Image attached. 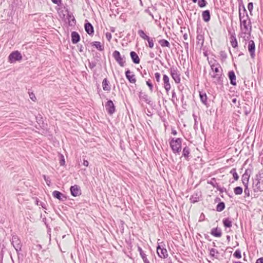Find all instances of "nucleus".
Segmentation results:
<instances>
[{"instance_id": "7c9ffc66", "label": "nucleus", "mask_w": 263, "mask_h": 263, "mask_svg": "<svg viewBox=\"0 0 263 263\" xmlns=\"http://www.w3.org/2000/svg\"><path fill=\"white\" fill-rule=\"evenodd\" d=\"M200 195L198 193H194L190 197V201L191 203H195L199 200Z\"/></svg>"}, {"instance_id": "f8f14e48", "label": "nucleus", "mask_w": 263, "mask_h": 263, "mask_svg": "<svg viewBox=\"0 0 263 263\" xmlns=\"http://www.w3.org/2000/svg\"><path fill=\"white\" fill-rule=\"evenodd\" d=\"M204 32L201 29H199L198 27L197 28V44H200V48L203 46L204 37Z\"/></svg>"}, {"instance_id": "a19ab883", "label": "nucleus", "mask_w": 263, "mask_h": 263, "mask_svg": "<svg viewBox=\"0 0 263 263\" xmlns=\"http://www.w3.org/2000/svg\"><path fill=\"white\" fill-rule=\"evenodd\" d=\"M230 173L233 175L234 180L237 181L239 179V176L236 172V169L235 168H232Z\"/></svg>"}, {"instance_id": "4d7b16f0", "label": "nucleus", "mask_w": 263, "mask_h": 263, "mask_svg": "<svg viewBox=\"0 0 263 263\" xmlns=\"http://www.w3.org/2000/svg\"><path fill=\"white\" fill-rule=\"evenodd\" d=\"M44 178L48 185H50V180L49 179V177H47L45 175H44Z\"/></svg>"}, {"instance_id": "8fccbe9b", "label": "nucleus", "mask_w": 263, "mask_h": 263, "mask_svg": "<svg viewBox=\"0 0 263 263\" xmlns=\"http://www.w3.org/2000/svg\"><path fill=\"white\" fill-rule=\"evenodd\" d=\"M248 9L249 12H250V13H251V12L253 10V3H252V2L249 3V4H248Z\"/></svg>"}, {"instance_id": "ea45409f", "label": "nucleus", "mask_w": 263, "mask_h": 263, "mask_svg": "<svg viewBox=\"0 0 263 263\" xmlns=\"http://www.w3.org/2000/svg\"><path fill=\"white\" fill-rule=\"evenodd\" d=\"M219 254L218 251L214 248H212L210 250V255L211 257L217 258Z\"/></svg>"}, {"instance_id": "49530a36", "label": "nucleus", "mask_w": 263, "mask_h": 263, "mask_svg": "<svg viewBox=\"0 0 263 263\" xmlns=\"http://www.w3.org/2000/svg\"><path fill=\"white\" fill-rule=\"evenodd\" d=\"M234 257L236 258H241V251L239 249L236 250L233 254Z\"/></svg>"}, {"instance_id": "e2e57ef3", "label": "nucleus", "mask_w": 263, "mask_h": 263, "mask_svg": "<svg viewBox=\"0 0 263 263\" xmlns=\"http://www.w3.org/2000/svg\"><path fill=\"white\" fill-rule=\"evenodd\" d=\"M251 112V109L249 108V109H247L246 107H245V114L246 115H248V114H249Z\"/></svg>"}, {"instance_id": "cd10ccee", "label": "nucleus", "mask_w": 263, "mask_h": 263, "mask_svg": "<svg viewBox=\"0 0 263 263\" xmlns=\"http://www.w3.org/2000/svg\"><path fill=\"white\" fill-rule=\"evenodd\" d=\"M190 154V148L187 146H185L183 148L182 151V157H184L186 160H189V156Z\"/></svg>"}, {"instance_id": "1a4fd4ad", "label": "nucleus", "mask_w": 263, "mask_h": 263, "mask_svg": "<svg viewBox=\"0 0 263 263\" xmlns=\"http://www.w3.org/2000/svg\"><path fill=\"white\" fill-rule=\"evenodd\" d=\"M22 59L21 53L17 50L12 51L8 57V61L10 63H13L16 61H20Z\"/></svg>"}, {"instance_id": "bb28decb", "label": "nucleus", "mask_w": 263, "mask_h": 263, "mask_svg": "<svg viewBox=\"0 0 263 263\" xmlns=\"http://www.w3.org/2000/svg\"><path fill=\"white\" fill-rule=\"evenodd\" d=\"M239 20H241L242 18L249 19V16L245 6H243L242 11H239Z\"/></svg>"}, {"instance_id": "c9c22d12", "label": "nucleus", "mask_w": 263, "mask_h": 263, "mask_svg": "<svg viewBox=\"0 0 263 263\" xmlns=\"http://www.w3.org/2000/svg\"><path fill=\"white\" fill-rule=\"evenodd\" d=\"M225 203L223 201L219 202L216 207L217 212H221L225 209Z\"/></svg>"}, {"instance_id": "0e129e2a", "label": "nucleus", "mask_w": 263, "mask_h": 263, "mask_svg": "<svg viewBox=\"0 0 263 263\" xmlns=\"http://www.w3.org/2000/svg\"><path fill=\"white\" fill-rule=\"evenodd\" d=\"M83 164L85 166H88V164H89V162L87 160H83Z\"/></svg>"}, {"instance_id": "aec40b11", "label": "nucleus", "mask_w": 263, "mask_h": 263, "mask_svg": "<svg viewBox=\"0 0 263 263\" xmlns=\"http://www.w3.org/2000/svg\"><path fill=\"white\" fill-rule=\"evenodd\" d=\"M132 73L129 69H127L125 72L126 78L130 83H135L136 82L135 76L134 74H132Z\"/></svg>"}, {"instance_id": "79ce46f5", "label": "nucleus", "mask_w": 263, "mask_h": 263, "mask_svg": "<svg viewBox=\"0 0 263 263\" xmlns=\"http://www.w3.org/2000/svg\"><path fill=\"white\" fill-rule=\"evenodd\" d=\"M243 192L242 187L241 186H237L234 189V193L236 195H240Z\"/></svg>"}, {"instance_id": "5fc2aeb1", "label": "nucleus", "mask_w": 263, "mask_h": 263, "mask_svg": "<svg viewBox=\"0 0 263 263\" xmlns=\"http://www.w3.org/2000/svg\"><path fill=\"white\" fill-rule=\"evenodd\" d=\"M105 36H106L107 40L108 41H110L112 37L111 34L110 32H107L106 33Z\"/></svg>"}, {"instance_id": "69168bd1", "label": "nucleus", "mask_w": 263, "mask_h": 263, "mask_svg": "<svg viewBox=\"0 0 263 263\" xmlns=\"http://www.w3.org/2000/svg\"><path fill=\"white\" fill-rule=\"evenodd\" d=\"M183 39L184 40H187L188 39V35H187V34L186 33H185L183 35Z\"/></svg>"}, {"instance_id": "7ed1b4c3", "label": "nucleus", "mask_w": 263, "mask_h": 263, "mask_svg": "<svg viewBox=\"0 0 263 263\" xmlns=\"http://www.w3.org/2000/svg\"><path fill=\"white\" fill-rule=\"evenodd\" d=\"M241 30L245 34L251 33L252 31V26L250 18L249 19L242 18L240 20Z\"/></svg>"}, {"instance_id": "052dcab7", "label": "nucleus", "mask_w": 263, "mask_h": 263, "mask_svg": "<svg viewBox=\"0 0 263 263\" xmlns=\"http://www.w3.org/2000/svg\"><path fill=\"white\" fill-rule=\"evenodd\" d=\"M52 2L55 4L59 5L61 4V0H51Z\"/></svg>"}, {"instance_id": "2eb2a0df", "label": "nucleus", "mask_w": 263, "mask_h": 263, "mask_svg": "<svg viewBox=\"0 0 263 263\" xmlns=\"http://www.w3.org/2000/svg\"><path fill=\"white\" fill-rule=\"evenodd\" d=\"M139 97L140 100L145 102L147 104H148L150 106L153 105V102L151 100V98L148 97V96L146 94L145 92H140L139 94Z\"/></svg>"}, {"instance_id": "423d86ee", "label": "nucleus", "mask_w": 263, "mask_h": 263, "mask_svg": "<svg viewBox=\"0 0 263 263\" xmlns=\"http://www.w3.org/2000/svg\"><path fill=\"white\" fill-rule=\"evenodd\" d=\"M112 57L120 66H124L125 63V57L124 55L121 56L119 51L115 50L112 53Z\"/></svg>"}, {"instance_id": "412c9836", "label": "nucleus", "mask_w": 263, "mask_h": 263, "mask_svg": "<svg viewBox=\"0 0 263 263\" xmlns=\"http://www.w3.org/2000/svg\"><path fill=\"white\" fill-rule=\"evenodd\" d=\"M228 77L230 81V84L233 86L236 85V76L233 70H231L228 72Z\"/></svg>"}, {"instance_id": "13d9d810", "label": "nucleus", "mask_w": 263, "mask_h": 263, "mask_svg": "<svg viewBox=\"0 0 263 263\" xmlns=\"http://www.w3.org/2000/svg\"><path fill=\"white\" fill-rule=\"evenodd\" d=\"M238 4H239V11L241 10V7L243 8V6H244L243 4L242 0V1H238Z\"/></svg>"}, {"instance_id": "f03ea898", "label": "nucleus", "mask_w": 263, "mask_h": 263, "mask_svg": "<svg viewBox=\"0 0 263 263\" xmlns=\"http://www.w3.org/2000/svg\"><path fill=\"white\" fill-rule=\"evenodd\" d=\"M10 241L11 243L15 249L18 257H19L20 255L21 254L20 252L22 251V248L23 246V244L20 238L17 235L13 234L11 235Z\"/></svg>"}, {"instance_id": "f704fd0d", "label": "nucleus", "mask_w": 263, "mask_h": 263, "mask_svg": "<svg viewBox=\"0 0 263 263\" xmlns=\"http://www.w3.org/2000/svg\"><path fill=\"white\" fill-rule=\"evenodd\" d=\"M91 45L95 46L99 51H103L104 50V47L101 45L100 42H93L91 43Z\"/></svg>"}, {"instance_id": "774afa93", "label": "nucleus", "mask_w": 263, "mask_h": 263, "mask_svg": "<svg viewBox=\"0 0 263 263\" xmlns=\"http://www.w3.org/2000/svg\"><path fill=\"white\" fill-rule=\"evenodd\" d=\"M172 134L174 135H176L177 134V132L175 129H172Z\"/></svg>"}, {"instance_id": "9d476101", "label": "nucleus", "mask_w": 263, "mask_h": 263, "mask_svg": "<svg viewBox=\"0 0 263 263\" xmlns=\"http://www.w3.org/2000/svg\"><path fill=\"white\" fill-rule=\"evenodd\" d=\"M170 71L171 76L175 82L176 84L180 83L181 81L180 74L177 68L174 67H171Z\"/></svg>"}, {"instance_id": "e433bc0d", "label": "nucleus", "mask_w": 263, "mask_h": 263, "mask_svg": "<svg viewBox=\"0 0 263 263\" xmlns=\"http://www.w3.org/2000/svg\"><path fill=\"white\" fill-rule=\"evenodd\" d=\"M159 44L162 47H168L170 48V44L168 41L165 39H162L159 41Z\"/></svg>"}, {"instance_id": "de8ad7c7", "label": "nucleus", "mask_w": 263, "mask_h": 263, "mask_svg": "<svg viewBox=\"0 0 263 263\" xmlns=\"http://www.w3.org/2000/svg\"><path fill=\"white\" fill-rule=\"evenodd\" d=\"M146 84L149 87L150 91L152 92L154 89V86L151 82V80L150 79H148L147 81H146Z\"/></svg>"}, {"instance_id": "4c0bfd02", "label": "nucleus", "mask_w": 263, "mask_h": 263, "mask_svg": "<svg viewBox=\"0 0 263 263\" xmlns=\"http://www.w3.org/2000/svg\"><path fill=\"white\" fill-rule=\"evenodd\" d=\"M200 99L201 101L205 105L207 106V96L205 93L200 92Z\"/></svg>"}, {"instance_id": "c756f323", "label": "nucleus", "mask_w": 263, "mask_h": 263, "mask_svg": "<svg viewBox=\"0 0 263 263\" xmlns=\"http://www.w3.org/2000/svg\"><path fill=\"white\" fill-rule=\"evenodd\" d=\"M102 87L103 89L105 91H109L111 89L110 86L109 85V82L108 81L107 78H105L102 82Z\"/></svg>"}, {"instance_id": "f257e3e1", "label": "nucleus", "mask_w": 263, "mask_h": 263, "mask_svg": "<svg viewBox=\"0 0 263 263\" xmlns=\"http://www.w3.org/2000/svg\"><path fill=\"white\" fill-rule=\"evenodd\" d=\"M182 141V139L181 138L170 139L169 142L170 147L174 154H179L181 152Z\"/></svg>"}, {"instance_id": "a878e982", "label": "nucleus", "mask_w": 263, "mask_h": 263, "mask_svg": "<svg viewBox=\"0 0 263 263\" xmlns=\"http://www.w3.org/2000/svg\"><path fill=\"white\" fill-rule=\"evenodd\" d=\"M202 17L205 22H208L211 19V14L209 10H206L202 12Z\"/></svg>"}, {"instance_id": "393cba45", "label": "nucleus", "mask_w": 263, "mask_h": 263, "mask_svg": "<svg viewBox=\"0 0 263 263\" xmlns=\"http://www.w3.org/2000/svg\"><path fill=\"white\" fill-rule=\"evenodd\" d=\"M211 234L216 237H220L222 235L221 230L218 227L213 228L211 231Z\"/></svg>"}, {"instance_id": "603ef678", "label": "nucleus", "mask_w": 263, "mask_h": 263, "mask_svg": "<svg viewBox=\"0 0 263 263\" xmlns=\"http://www.w3.org/2000/svg\"><path fill=\"white\" fill-rule=\"evenodd\" d=\"M155 78L156 79V81L158 83H159L160 81V74L159 72H156L155 73Z\"/></svg>"}, {"instance_id": "72a5a7b5", "label": "nucleus", "mask_w": 263, "mask_h": 263, "mask_svg": "<svg viewBox=\"0 0 263 263\" xmlns=\"http://www.w3.org/2000/svg\"><path fill=\"white\" fill-rule=\"evenodd\" d=\"M263 170H260L255 176V181H263Z\"/></svg>"}, {"instance_id": "338daca9", "label": "nucleus", "mask_w": 263, "mask_h": 263, "mask_svg": "<svg viewBox=\"0 0 263 263\" xmlns=\"http://www.w3.org/2000/svg\"><path fill=\"white\" fill-rule=\"evenodd\" d=\"M39 205H41L43 208L46 209V204L42 202H40Z\"/></svg>"}, {"instance_id": "5701e85b", "label": "nucleus", "mask_w": 263, "mask_h": 263, "mask_svg": "<svg viewBox=\"0 0 263 263\" xmlns=\"http://www.w3.org/2000/svg\"><path fill=\"white\" fill-rule=\"evenodd\" d=\"M71 42L73 44H77L80 41V36L76 31H72L71 33Z\"/></svg>"}, {"instance_id": "4468645a", "label": "nucleus", "mask_w": 263, "mask_h": 263, "mask_svg": "<svg viewBox=\"0 0 263 263\" xmlns=\"http://www.w3.org/2000/svg\"><path fill=\"white\" fill-rule=\"evenodd\" d=\"M252 188L254 192L257 193L262 192L263 191V181H254L252 184Z\"/></svg>"}, {"instance_id": "6ab92c4d", "label": "nucleus", "mask_w": 263, "mask_h": 263, "mask_svg": "<svg viewBox=\"0 0 263 263\" xmlns=\"http://www.w3.org/2000/svg\"><path fill=\"white\" fill-rule=\"evenodd\" d=\"M163 81L164 83V87L167 92L171 89V86L170 83L169 77L166 74L163 75Z\"/></svg>"}, {"instance_id": "20e7f679", "label": "nucleus", "mask_w": 263, "mask_h": 263, "mask_svg": "<svg viewBox=\"0 0 263 263\" xmlns=\"http://www.w3.org/2000/svg\"><path fill=\"white\" fill-rule=\"evenodd\" d=\"M165 246V244L163 242L160 243L158 242L157 253L158 256L161 258H166L168 256L167 251Z\"/></svg>"}, {"instance_id": "6e6552de", "label": "nucleus", "mask_w": 263, "mask_h": 263, "mask_svg": "<svg viewBox=\"0 0 263 263\" xmlns=\"http://www.w3.org/2000/svg\"><path fill=\"white\" fill-rule=\"evenodd\" d=\"M210 75L211 76V78L213 79V82L216 84L220 86L223 85V81L224 76L223 73H210Z\"/></svg>"}, {"instance_id": "dca6fc26", "label": "nucleus", "mask_w": 263, "mask_h": 263, "mask_svg": "<svg viewBox=\"0 0 263 263\" xmlns=\"http://www.w3.org/2000/svg\"><path fill=\"white\" fill-rule=\"evenodd\" d=\"M248 50L250 52L252 59H254L255 56V44L253 40H250L248 44Z\"/></svg>"}, {"instance_id": "c03bdc74", "label": "nucleus", "mask_w": 263, "mask_h": 263, "mask_svg": "<svg viewBox=\"0 0 263 263\" xmlns=\"http://www.w3.org/2000/svg\"><path fill=\"white\" fill-rule=\"evenodd\" d=\"M248 185H249V184L244 185L245 186L244 193L245 195V197H249L251 196L250 191L249 189Z\"/></svg>"}, {"instance_id": "0eeeda50", "label": "nucleus", "mask_w": 263, "mask_h": 263, "mask_svg": "<svg viewBox=\"0 0 263 263\" xmlns=\"http://www.w3.org/2000/svg\"><path fill=\"white\" fill-rule=\"evenodd\" d=\"M138 34L142 39L147 41L148 43V47L150 48H153L154 47L155 38H152L147 35L144 31L141 29L138 30Z\"/></svg>"}, {"instance_id": "09e8293b", "label": "nucleus", "mask_w": 263, "mask_h": 263, "mask_svg": "<svg viewBox=\"0 0 263 263\" xmlns=\"http://www.w3.org/2000/svg\"><path fill=\"white\" fill-rule=\"evenodd\" d=\"M96 66V62H90L89 61V63H88V66L89 67L92 69H93V68H95Z\"/></svg>"}, {"instance_id": "58836bf2", "label": "nucleus", "mask_w": 263, "mask_h": 263, "mask_svg": "<svg viewBox=\"0 0 263 263\" xmlns=\"http://www.w3.org/2000/svg\"><path fill=\"white\" fill-rule=\"evenodd\" d=\"M208 183L212 185L214 187L217 189L220 186L219 184L216 182V179L215 178H213L211 180L208 181Z\"/></svg>"}, {"instance_id": "864d4df0", "label": "nucleus", "mask_w": 263, "mask_h": 263, "mask_svg": "<svg viewBox=\"0 0 263 263\" xmlns=\"http://www.w3.org/2000/svg\"><path fill=\"white\" fill-rule=\"evenodd\" d=\"M29 95L30 99L32 100L33 101H35L36 100L35 95L33 92H29Z\"/></svg>"}, {"instance_id": "b1692460", "label": "nucleus", "mask_w": 263, "mask_h": 263, "mask_svg": "<svg viewBox=\"0 0 263 263\" xmlns=\"http://www.w3.org/2000/svg\"><path fill=\"white\" fill-rule=\"evenodd\" d=\"M130 56L134 63L136 64H138L140 63V58L136 52L134 51H131L130 52Z\"/></svg>"}, {"instance_id": "39448f33", "label": "nucleus", "mask_w": 263, "mask_h": 263, "mask_svg": "<svg viewBox=\"0 0 263 263\" xmlns=\"http://www.w3.org/2000/svg\"><path fill=\"white\" fill-rule=\"evenodd\" d=\"M209 63L212 70V72H210V73H214L215 74L223 73V70L221 66L216 61L214 60L213 62L211 61L209 62Z\"/></svg>"}, {"instance_id": "ddd939ff", "label": "nucleus", "mask_w": 263, "mask_h": 263, "mask_svg": "<svg viewBox=\"0 0 263 263\" xmlns=\"http://www.w3.org/2000/svg\"><path fill=\"white\" fill-rule=\"evenodd\" d=\"M71 195L73 197H77L81 195V190L80 187L77 184L72 185L70 187Z\"/></svg>"}, {"instance_id": "3c124183", "label": "nucleus", "mask_w": 263, "mask_h": 263, "mask_svg": "<svg viewBox=\"0 0 263 263\" xmlns=\"http://www.w3.org/2000/svg\"><path fill=\"white\" fill-rule=\"evenodd\" d=\"M65 161L64 156L61 155L60 156V165L63 166L65 164Z\"/></svg>"}, {"instance_id": "bf43d9fd", "label": "nucleus", "mask_w": 263, "mask_h": 263, "mask_svg": "<svg viewBox=\"0 0 263 263\" xmlns=\"http://www.w3.org/2000/svg\"><path fill=\"white\" fill-rule=\"evenodd\" d=\"M184 48L186 51V52L188 53L189 51V43L187 42H183Z\"/></svg>"}, {"instance_id": "4be33fe9", "label": "nucleus", "mask_w": 263, "mask_h": 263, "mask_svg": "<svg viewBox=\"0 0 263 263\" xmlns=\"http://www.w3.org/2000/svg\"><path fill=\"white\" fill-rule=\"evenodd\" d=\"M85 30L86 32L90 35L93 34L94 33V29L91 23L87 22L85 24Z\"/></svg>"}, {"instance_id": "f3484780", "label": "nucleus", "mask_w": 263, "mask_h": 263, "mask_svg": "<svg viewBox=\"0 0 263 263\" xmlns=\"http://www.w3.org/2000/svg\"><path fill=\"white\" fill-rule=\"evenodd\" d=\"M250 170L247 169L245 171V173L242 175L241 177V181L243 185H248L249 184V178L250 177Z\"/></svg>"}, {"instance_id": "a211bd4d", "label": "nucleus", "mask_w": 263, "mask_h": 263, "mask_svg": "<svg viewBox=\"0 0 263 263\" xmlns=\"http://www.w3.org/2000/svg\"><path fill=\"white\" fill-rule=\"evenodd\" d=\"M52 196L54 198H57L62 201H64L67 199L65 195L58 191H54L52 192Z\"/></svg>"}, {"instance_id": "473e14b6", "label": "nucleus", "mask_w": 263, "mask_h": 263, "mask_svg": "<svg viewBox=\"0 0 263 263\" xmlns=\"http://www.w3.org/2000/svg\"><path fill=\"white\" fill-rule=\"evenodd\" d=\"M138 251L140 253V255L143 260L144 263H149V260L146 257V255L144 253L142 248L140 247H138Z\"/></svg>"}, {"instance_id": "37998d69", "label": "nucleus", "mask_w": 263, "mask_h": 263, "mask_svg": "<svg viewBox=\"0 0 263 263\" xmlns=\"http://www.w3.org/2000/svg\"><path fill=\"white\" fill-rule=\"evenodd\" d=\"M68 19L69 21V24L70 25L72 26L73 24H76V21L74 17V16L70 14H68Z\"/></svg>"}, {"instance_id": "2f4dec72", "label": "nucleus", "mask_w": 263, "mask_h": 263, "mask_svg": "<svg viewBox=\"0 0 263 263\" xmlns=\"http://www.w3.org/2000/svg\"><path fill=\"white\" fill-rule=\"evenodd\" d=\"M230 39L231 46L234 48L237 47L238 43L237 39L235 37V34L231 35Z\"/></svg>"}, {"instance_id": "a18cd8bd", "label": "nucleus", "mask_w": 263, "mask_h": 263, "mask_svg": "<svg viewBox=\"0 0 263 263\" xmlns=\"http://www.w3.org/2000/svg\"><path fill=\"white\" fill-rule=\"evenodd\" d=\"M197 2L198 6L201 8L204 7L207 5V2L205 0H198Z\"/></svg>"}, {"instance_id": "6e6d98bb", "label": "nucleus", "mask_w": 263, "mask_h": 263, "mask_svg": "<svg viewBox=\"0 0 263 263\" xmlns=\"http://www.w3.org/2000/svg\"><path fill=\"white\" fill-rule=\"evenodd\" d=\"M217 190L219 191L221 193H222L224 192H226V189L223 187H221L220 186H219Z\"/></svg>"}, {"instance_id": "c85d7f7f", "label": "nucleus", "mask_w": 263, "mask_h": 263, "mask_svg": "<svg viewBox=\"0 0 263 263\" xmlns=\"http://www.w3.org/2000/svg\"><path fill=\"white\" fill-rule=\"evenodd\" d=\"M222 223L226 228H230L232 226V221L230 218H225L222 219Z\"/></svg>"}, {"instance_id": "680f3d73", "label": "nucleus", "mask_w": 263, "mask_h": 263, "mask_svg": "<svg viewBox=\"0 0 263 263\" xmlns=\"http://www.w3.org/2000/svg\"><path fill=\"white\" fill-rule=\"evenodd\" d=\"M255 263H263V257H260L257 259Z\"/></svg>"}, {"instance_id": "9b49d317", "label": "nucleus", "mask_w": 263, "mask_h": 263, "mask_svg": "<svg viewBox=\"0 0 263 263\" xmlns=\"http://www.w3.org/2000/svg\"><path fill=\"white\" fill-rule=\"evenodd\" d=\"M105 107L107 114L110 116L112 115L116 111V106L111 100H108L105 103Z\"/></svg>"}]
</instances>
